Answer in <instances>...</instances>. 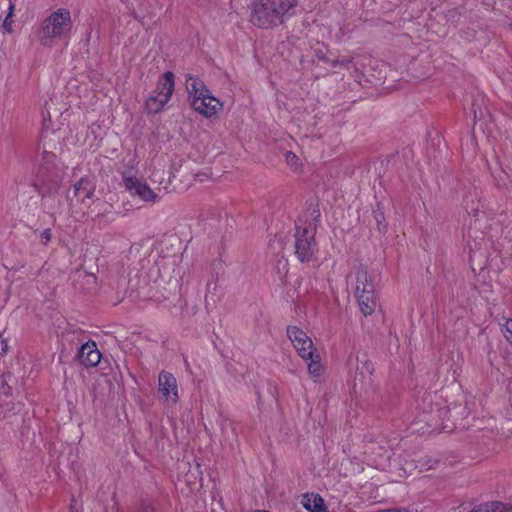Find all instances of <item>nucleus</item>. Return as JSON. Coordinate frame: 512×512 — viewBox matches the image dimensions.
<instances>
[{"label": "nucleus", "instance_id": "nucleus-1", "mask_svg": "<svg viewBox=\"0 0 512 512\" xmlns=\"http://www.w3.org/2000/svg\"><path fill=\"white\" fill-rule=\"evenodd\" d=\"M297 3V0H252L250 21L260 28H272L291 17Z\"/></svg>", "mask_w": 512, "mask_h": 512}, {"label": "nucleus", "instance_id": "nucleus-2", "mask_svg": "<svg viewBox=\"0 0 512 512\" xmlns=\"http://www.w3.org/2000/svg\"><path fill=\"white\" fill-rule=\"evenodd\" d=\"M73 26L71 12L67 8H58L51 12L40 24L36 36L45 47H52L58 41L68 37Z\"/></svg>", "mask_w": 512, "mask_h": 512}, {"label": "nucleus", "instance_id": "nucleus-3", "mask_svg": "<svg viewBox=\"0 0 512 512\" xmlns=\"http://www.w3.org/2000/svg\"><path fill=\"white\" fill-rule=\"evenodd\" d=\"M186 88L190 105L195 112L205 118H213L222 110V103L214 97L204 82L193 75H188Z\"/></svg>", "mask_w": 512, "mask_h": 512}, {"label": "nucleus", "instance_id": "nucleus-4", "mask_svg": "<svg viewBox=\"0 0 512 512\" xmlns=\"http://www.w3.org/2000/svg\"><path fill=\"white\" fill-rule=\"evenodd\" d=\"M174 78V74L170 71H166L159 78L156 89L145 102V108L148 113L157 114L161 112L164 106L170 101L174 92Z\"/></svg>", "mask_w": 512, "mask_h": 512}, {"label": "nucleus", "instance_id": "nucleus-5", "mask_svg": "<svg viewBox=\"0 0 512 512\" xmlns=\"http://www.w3.org/2000/svg\"><path fill=\"white\" fill-rule=\"evenodd\" d=\"M316 227L311 223L305 226L296 225L295 232V254L299 261H311L318 251L315 241Z\"/></svg>", "mask_w": 512, "mask_h": 512}, {"label": "nucleus", "instance_id": "nucleus-6", "mask_svg": "<svg viewBox=\"0 0 512 512\" xmlns=\"http://www.w3.org/2000/svg\"><path fill=\"white\" fill-rule=\"evenodd\" d=\"M122 180L125 189L131 196H137L144 202L156 203L159 196L149 187V185L142 179L132 175L131 171L124 172Z\"/></svg>", "mask_w": 512, "mask_h": 512}, {"label": "nucleus", "instance_id": "nucleus-7", "mask_svg": "<svg viewBox=\"0 0 512 512\" xmlns=\"http://www.w3.org/2000/svg\"><path fill=\"white\" fill-rule=\"evenodd\" d=\"M158 393L160 399L168 405L179 401V387L176 377L168 371H161L158 376Z\"/></svg>", "mask_w": 512, "mask_h": 512}, {"label": "nucleus", "instance_id": "nucleus-8", "mask_svg": "<svg viewBox=\"0 0 512 512\" xmlns=\"http://www.w3.org/2000/svg\"><path fill=\"white\" fill-rule=\"evenodd\" d=\"M287 335L302 359L311 358V353L315 352V348L312 340L303 330L296 326H289Z\"/></svg>", "mask_w": 512, "mask_h": 512}, {"label": "nucleus", "instance_id": "nucleus-9", "mask_svg": "<svg viewBox=\"0 0 512 512\" xmlns=\"http://www.w3.org/2000/svg\"><path fill=\"white\" fill-rule=\"evenodd\" d=\"M96 189L95 181L89 177H82L73 186L74 197L77 202L86 205L91 208L89 203L92 200Z\"/></svg>", "mask_w": 512, "mask_h": 512}, {"label": "nucleus", "instance_id": "nucleus-10", "mask_svg": "<svg viewBox=\"0 0 512 512\" xmlns=\"http://www.w3.org/2000/svg\"><path fill=\"white\" fill-rule=\"evenodd\" d=\"M436 398L435 394L428 393L425 394L421 402L418 403V409L421 410V414L419 415V421H423L427 423L429 426H432L434 424V421L436 420L437 416H440L442 413H446L445 410L442 409H434L433 402Z\"/></svg>", "mask_w": 512, "mask_h": 512}, {"label": "nucleus", "instance_id": "nucleus-11", "mask_svg": "<svg viewBox=\"0 0 512 512\" xmlns=\"http://www.w3.org/2000/svg\"><path fill=\"white\" fill-rule=\"evenodd\" d=\"M80 362L85 366H96L101 359V354L95 342L88 341L83 344L78 352Z\"/></svg>", "mask_w": 512, "mask_h": 512}, {"label": "nucleus", "instance_id": "nucleus-12", "mask_svg": "<svg viewBox=\"0 0 512 512\" xmlns=\"http://www.w3.org/2000/svg\"><path fill=\"white\" fill-rule=\"evenodd\" d=\"M357 365H356V371L357 374L355 376V384L354 386H357L356 381L359 380L360 382H363L366 380V378H370L373 374L374 367L370 360L367 359L366 355H362L361 357L359 355L355 356Z\"/></svg>", "mask_w": 512, "mask_h": 512}, {"label": "nucleus", "instance_id": "nucleus-13", "mask_svg": "<svg viewBox=\"0 0 512 512\" xmlns=\"http://www.w3.org/2000/svg\"><path fill=\"white\" fill-rule=\"evenodd\" d=\"M358 299L359 307L364 315H371L376 308V298L374 290L355 293Z\"/></svg>", "mask_w": 512, "mask_h": 512}, {"label": "nucleus", "instance_id": "nucleus-14", "mask_svg": "<svg viewBox=\"0 0 512 512\" xmlns=\"http://www.w3.org/2000/svg\"><path fill=\"white\" fill-rule=\"evenodd\" d=\"M374 290L368 270L364 266H359L356 270V286L355 293H361Z\"/></svg>", "mask_w": 512, "mask_h": 512}, {"label": "nucleus", "instance_id": "nucleus-15", "mask_svg": "<svg viewBox=\"0 0 512 512\" xmlns=\"http://www.w3.org/2000/svg\"><path fill=\"white\" fill-rule=\"evenodd\" d=\"M305 509L310 512H327L322 497L316 494H305L302 499Z\"/></svg>", "mask_w": 512, "mask_h": 512}, {"label": "nucleus", "instance_id": "nucleus-16", "mask_svg": "<svg viewBox=\"0 0 512 512\" xmlns=\"http://www.w3.org/2000/svg\"><path fill=\"white\" fill-rule=\"evenodd\" d=\"M307 362L309 375L316 381L323 373V366L319 354L311 353V358L304 359Z\"/></svg>", "mask_w": 512, "mask_h": 512}, {"label": "nucleus", "instance_id": "nucleus-17", "mask_svg": "<svg viewBox=\"0 0 512 512\" xmlns=\"http://www.w3.org/2000/svg\"><path fill=\"white\" fill-rule=\"evenodd\" d=\"M470 512H512V508L500 502H492L480 505Z\"/></svg>", "mask_w": 512, "mask_h": 512}, {"label": "nucleus", "instance_id": "nucleus-18", "mask_svg": "<svg viewBox=\"0 0 512 512\" xmlns=\"http://www.w3.org/2000/svg\"><path fill=\"white\" fill-rule=\"evenodd\" d=\"M285 161L287 165L290 166L293 170L297 171L300 169L301 163L298 156L295 153L287 151L285 153Z\"/></svg>", "mask_w": 512, "mask_h": 512}, {"label": "nucleus", "instance_id": "nucleus-19", "mask_svg": "<svg viewBox=\"0 0 512 512\" xmlns=\"http://www.w3.org/2000/svg\"><path fill=\"white\" fill-rule=\"evenodd\" d=\"M505 339L512 345V320L506 319L501 327Z\"/></svg>", "mask_w": 512, "mask_h": 512}, {"label": "nucleus", "instance_id": "nucleus-20", "mask_svg": "<svg viewBox=\"0 0 512 512\" xmlns=\"http://www.w3.org/2000/svg\"><path fill=\"white\" fill-rule=\"evenodd\" d=\"M464 203H465L464 205H465L466 212L468 214H472L474 216L478 215V213H479V203L475 204L474 200L471 199V205H470L469 197L465 198Z\"/></svg>", "mask_w": 512, "mask_h": 512}, {"label": "nucleus", "instance_id": "nucleus-21", "mask_svg": "<svg viewBox=\"0 0 512 512\" xmlns=\"http://www.w3.org/2000/svg\"><path fill=\"white\" fill-rule=\"evenodd\" d=\"M154 505L149 501H142L139 506V512H154Z\"/></svg>", "mask_w": 512, "mask_h": 512}, {"label": "nucleus", "instance_id": "nucleus-22", "mask_svg": "<svg viewBox=\"0 0 512 512\" xmlns=\"http://www.w3.org/2000/svg\"><path fill=\"white\" fill-rule=\"evenodd\" d=\"M51 236H52V233H51L50 229H45L44 231H42L40 234L41 243L44 245H47L51 240Z\"/></svg>", "mask_w": 512, "mask_h": 512}, {"label": "nucleus", "instance_id": "nucleus-23", "mask_svg": "<svg viewBox=\"0 0 512 512\" xmlns=\"http://www.w3.org/2000/svg\"><path fill=\"white\" fill-rule=\"evenodd\" d=\"M12 18H7V16L5 17L4 19V22H3V28L8 32V33H11L12 32Z\"/></svg>", "mask_w": 512, "mask_h": 512}, {"label": "nucleus", "instance_id": "nucleus-24", "mask_svg": "<svg viewBox=\"0 0 512 512\" xmlns=\"http://www.w3.org/2000/svg\"><path fill=\"white\" fill-rule=\"evenodd\" d=\"M375 220L378 224V227H379V230L381 231L382 230V222L384 220V215L382 212H375Z\"/></svg>", "mask_w": 512, "mask_h": 512}, {"label": "nucleus", "instance_id": "nucleus-25", "mask_svg": "<svg viewBox=\"0 0 512 512\" xmlns=\"http://www.w3.org/2000/svg\"><path fill=\"white\" fill-rule=\"evenodd\" d=\"M323 61H325L332 67H337L339 65V59L323 58Z\"/></svg>", "mask_w": 512, "mask_h": 512}, {"label": "nucleus", "instance_id": "nucleus-26", "mask_svg": "<svg viewBox=\"0 0 512 512\" xmlns=\"http://www.w3.org/2000/svg\"><path fill=\"white\" fill-rule=\"evenodd\" d=\"M352 62V58H342L339 59V65L347 67Z\"/></svg>", "mask_w": 512, "mask_h": 512}, {"label": "nucleus", "instance_id": "nucleus-27", "mask_svg": "<svg viewBox=\"0 0 512 512\" xmlns=\"http://www.w3.org/2000/svg\"><path fill=\"white\" fill-rule=\"evenodd\" d=\"M13 13H14V5L11 2H9L8 14L6 15L7 18H12Z\"/></svg>", "mask_w": 512, "mask_h": 512}, {"label": "nucleus", "instance_id": "nucleus-28", "mask_svg": "<svg viewBox=\"0 0 512 512\" xmlns=\"http://www.w3.org/2000/svg\"><path fill=\"white\" fill-rule=\"evenodd\" d=\"M42 114H43L44 119L51 118L50 111H43Z\"/></svg>", "mask_w": 512, "mask_h": 512}, {"label": "nucleus", "instance_id": "nucleus-29", "mask_svg": "<svg viewBox=\"0 0 512 512\" xmlns=\"http://www.w3.org/2000/svg\"><path fill=\"white\" fill-rule=\"evenodd\" d=\"M100 203H101V201L99 199L92 201V204H94V205H99Z\"/></svg>", "mask_w": 512, "mask_h": 512}, {"label": "nucleus", "instance_id": "nucleus-30", "mask_svg": "<svg viewBox=\"0 0 512 512\" xmlns=\"http://www.w3.org/2000/svg\"><path fill=\"white\" fill-rule=\"evenodd\" d=\"M318 58L323 60V58H326L325 56H322V54H318Z\"/></svg>", "mask_w": 512, "mask_h": 512}, {"label": "nucleus", "instance_id": "nucleus-31", "mask_svg": "<svg viewBox=\"0 0 512 512\" xmlns=\"http://www.w3.org/2000/svg\"><path fill=\"white\" fill-rule=\"evenodd\" d=\"M349 365H352V356L349 358Z\"/></svg>", "mask_w": 512, "mask_h": 512}, {"label": "nucleus", "instance_id": "nucleus-32", "mask_svg": "<svg viewBox=\"0 0 512 512\" xmlns=\"http://www.w3.org/2000/svg\"><path fill=\"white\" fill-rule=\"evenodd\" d=\"M70 512H77V511H75V510L73 509V506H71V510H70Z\"/></svg>", "mask_w": 512, "mask_h": 512}]
</instances>
